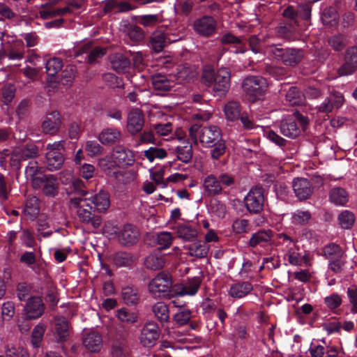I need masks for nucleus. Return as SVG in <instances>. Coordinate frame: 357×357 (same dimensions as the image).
Masks as SVG:
<instances>
[{"label":"nucleus","mask_w":357,"mask_h":357,"mask_svg":"<svg viewBox=\"0 0 357 357\" xmlns=\"http://www.w3.org/2000/svg\"><path fill=\"white\" fill-rule=\"evenodd\" d=\"M90 204L94 205L95 210L98 213H104L110 206L109 195L107 192L100 190L93 196L87 197Z\"/></svg>","instance_id":"28"},{"label":"nucleus","mask_w":357,"mask_h":357,"mask_svg":"<svg viewBox=\"0 0 357 357\" xmlns=\"http://www.w3.org/2000/svg\"><path fill=\"white\" fill-rule=\"evenodd\" d=\"M76 67L73 65H68L61 71V82L64 85L70 84L76 75Z\"/></svg>","instance_id":"56"},{"label":"nucleus","mask_w":357,"mask_h":357,"mask_svg":"<svg viewBox=\"0 0 357 357\" xmlns=\"http://www.w3.org/2000/svg\"><path fill=\"white\" fill-rule=\"evenodd\" d=\"M174 229L177 237L185 242L193 241L198 236L197 229L189 223H178Z\"/></svg>","instance_id":"25"},{"label":"nucleus","mask_w":357,"mask_h":357,"mask_svg":"<svg viewBox=\"0 0 357 357\" xmlns=\"http://www.w3.org/2000/svg\"><path fill=\"white\" fill-rule=\"evenodd\" d=\"M84 346L91 352H98L102 346L101 335L97 332H90L86 335L83 340Z\"/></svg>","instance_id":"33"},{"label":"nucleus","mask_w":357,"mask_h":357,"mask_svg":"<svg viewBox=\"0 0 357 357\" xmlns=\"http://www.w3.org/2000/svg\"><path fill=\"white\" fill-rule=\"evenodd\" d=\"M63 62L59 58L50 59L45 64L46 73L48 76L54 77L62 68Z\"/></svg>","instance_id":"49"},{"label":"nucleus","mask_w":357,"mask_h":357,"mask_svg":"<svg viewBox=\"0 0 357 357\" xmlns=\"http://www.w3.org/2000/svg\"><path fill=\"white\" fill-rule=\"evenodd\" d=\"M284 258L293 266H301L306 262L305 255H303L298 246L285 253Z\"/></svg>","instance_id":"46"},{"label":"nucleus","mask_w":357,"mask_h":357,"mask_svg":"<svg viewBox=\"0 0 357 357\" xmlns=\"http://www.w3.org/2000/svg\"><path fill=\"white\" fill-rule=\"evenodd\" d=\"M176 153L179 160L188 163L192 158V145L188 142H185L183 145L176 147Z\"/></svg>","instance_id":"47"},{"label":"nucleus","mask_w":357,"mask_h":357,"mask_svg":"<svg viewBox=\"0 0 357 357\" xmlns=\"http://www.w3.org/2000/svg\"><path fill=\"white\" fill-rule=\"evenodd\" d=\"M152 312L155 317L162 325L168 323L169 311L168 306L164 302H157L152 306Z\"/></svg>","instance_id":"38"},{"label":"nucleus","mask_w":357,"mask_h":357,"mask_svg":"<svg viewBox=\"0 0 357 357\" xmlns=\"http://www.w3.org/2000/svg\"><path fill=\"white\" fill-rule=\"evenodd\" d=\"M46 326L43 324H37L33 329L31 334V344L33 347L38 348L43 340Z\"/></svg>","instance_id":"51"},{"label":"nucleus","mask_w":357,"mask_h":357,"mask_svg":"<svg viewBox=\"0 0 357 357\" xmlns=\"http://www.w3.org/2000/svg\"><path fill=\"white\" fill-rule=\"evenodd\" d=\"M113 261L116 266L121 267L132 265L135 259L130 253L118 252L114 255Z\"/></svg>","instance_id":"52"},{"label":"nucleus","mask_w":357,"mask_h":357,"mask_svg":"<svg viewBox=\"0 0 357 357\" xmlns=\"http://www.w3.org/2000/svg\"><path fill=\"white\" fill-rule=\"evenodd\" d=\"M166 263L165 256L159 250L151 253L144 260L146 268L157 271L162 268Z\"/></svg>","instance_id":"30"},{"label":"nucleus","mask_w":357,"mask_h":357,"mask_svg":"<svg viewBox=\"0 0 357 357\" xmlns=\"http://www.w3.org/2000/svg\"><path fill=\"white\" fill-rule=\"evenodd\" d=\"M46 149L47 152L45 164L47 169L51 172L59 169L64 162V157L61 152L64 150V141L48 144Z\"/></svg>","instance_id":"8"},{"label":"nucleus","mask_w":357,"mask_h":357,"mask_svg":"<svg viewBox=\"0 0 357 357\" xmlns=\"http://www.w3.org/2000/svg\"><path fill=\"white\" fill-rule=\"evenodd\" d=\"M45 309V304L40 296H31L24 307L23 314L26 319H36L43 315Z\"/></svg>","instance_id":"12"},{"label":"nucleus","mask_w":357,"mask_h":357,"mask_svg":"<svg viewBox=\"0 0 357 357\" xmlns=\"http://www.w3.org/2000/svg\"><path fill=\"white\" fill-rule=\"evenodd\" d=\"M87 197H73L70 199V204L76 208V213L79 220L84 223L91 225L93 228H98L102 224V218L100 215H94L92 206Z\"/></svg>","instance_id":"5"},{"label":"nucleus","mask_w":357,"mask_h":357,"mask_svg":"<svg viewBox=\"0 0 357 357\" xmlns=\"http://www.w3.org/2000/svg\"><path fill=\"white\" fill-rule=\"evenodd\" d=\"M312 218L308 211L297 210L291 215V222L296 225H305Z\"/></svg>","instance_id":"50"},{"label":"nucleus","mask_w":357,"mask_h":357,"mask_svg":"<svg viewBox=\"0 0 357 357\" xmlns=\"http://www.w3.org/2000/svg\"><path fill=\"white\" fill-rule=\"evenodd\" d=\"M159 337L160 329L158 324L151 321L146 322L142 328L139 340L144 347L151 348L155 344Z\"/></svg>","instance_id":"11"},{"label":"nucleus","mask_w":357,"mask_h":357,"mask_svg":"<svg viewBox=\"0 0 357 357\" xmlns=\"http://www.w3.org/2000/svg\"><path fill=\"white\" fill-rule=\"evenodd\" d=\"M116 317L120 321L128 324H132L137 319L136 313L130 312L126 308L118 310L116 311Z\"/></svg>","instance_id":"53"},{"label":"nucleus","mask_w":357,"mask_h":357,"mask_svg":"<svg viewBox=\"0 0 357 357\" xmlns=\"http://www.w3.org/2000/svg\"><path fill=\"white\" fill-rule=\"evenodd\" d=\"M278 238L279 240L278 244L282 246V250L284 253H287L298 246L291 237L284 233L279 234Z\"/></svg>","instance_id":"59"},{"label":"nucleus","mask_w":357,"mask_h":357,"mask_svg":"<svg viewBox=\"0 0 357 357\" xmlns=\"http://www.w3.org/2000/svg\"><path fill=\"white\" fill-rule=\"evenodd\" d=\"M189 135L195 144L199 142L203 146L213 147L211 154L214 159H218L225 152V143L222 138L221 130L218 126H202L195 124L189 128Z\"/></svg>","instance_id":"1"},{"label":"nucleus","mask_w":357,"mask_h":357,"mask_svg":"<svg viewBox=\"0 0 357 357\" xmlns=\"http://www.w3.org/2000/svg\"><path fill=\"white\" fill-rule=\"evenodd\" d=\"M144 125V114L139 109H134L130 112L127 119L128 131L131 135L140 132Z\"/></svg>","instance_id":"19"},{"label":"nucleus","mask_w":357,"mask_h":357,"mask_svg":"<svg viewBox=\"0 0 357 357\" xmlns=\"http://www.w3.org/2000/svg\"><path fill=\"white\" fill-rule=\"evenodd\" d=\"M122 298L128 305H135L138 303L139 296L136 289L131 287H126L122 289Z\"/></svg>","instance_id":"48"},{"label":"nucleus","mask_w":357,"mask_h":357,"mask_svg":"<svg viewBox=\"0 0 357 357\" xmlns=\"http://www.w3.org/2000/svg\"><path fill=\"white\" fill-rule=\"evenodd\" d=\"M235 187L234 177L227 173H221L218 176L214 174L207 175L202 181L204 193L207 196L221 195L225 188Z\"/></svg>","instance_id":"2"},{"label":"nucleus","mask_w":357,"mask_h":357,"mask_svg":"<svg viewBox=\"0 0 357 357\" xmlns=\"http://www.w3.org/2000/svg\"><path fill=\"white\" fill-rule=\"evenodd\" d=\"M252 289V284L249 282H236L229 287L228 295L233 298L240 299L248 295Z\"/></svg>","instance_id":"29"},{"label":"nucleus","mask_w":357,"mask_h":357,"mask_svg":"<svg viewBox=\"0 0 357 357\" xmlns=\"http://www.w3.org/2000/svg\"><path fill=\"white\" fill-rule=\"evenodd\" d=\"M267 54L287 66H295L303 58V51L296 48H283L280 45H270L266 48Z\"/></svg>","instance_id":"3"},{"label":"nucleus","mask_w":357,"mask_h":357,"mask_svg":"<svg viewBox=\"0 0 357 357\" xmlns=\"http://www.w3.org/2000/svg\"><path fill=\"white\" fill-rule=\"evenodd\" d=\"M242 87L247 95L257 98L265 93L268 88V82L262 77L250 76L243 80Z\"/></svg>","instance_id":"9"},{"label":"nucleus","mask_w":357,"mask_h":357,"mask_svg":"<svg viewBox=\"0 0 357 357\" xmlns=\"http://www.w3.org/2000/svg\"><path fill=\"white\" fill-rule=\"evenodd\" d=\"M324 254L329 261H331L341 258L342 251L338 245L332 243L324 248Z\"/></svg>","instance_id":"55"},{"label":"nucleus","mask_w":357,"mask_h":357,"mask_svg":"<svg viewBox=\"0 0 357 357\" xmlns=\"http://www.w3.org/2000/svg\"><path fill=\"white\" fill-rule=\"evenodd\" d=\"M196 76V71L194 68L181 65L178 66L175 77L178 83L188 82L193 79Z\"/></svg>","instance_id":"37"},{"label":"nucleus","mask_w":357,"mask_h":357,"mask_svg":"<svg viewBox=\"0 0 357 357\" xmlns=\"http://www.w3.org/2000/svg\"><path fill=\"white\" fill-rule=\"evenodd\" d=\"M152 85L153 89L158 91H167L172 86L171 82L165 75L156 74L152 76Z\"/></svg>","instance_id":"42"},{"label":"nucleus","mask_w":357,"mask_h":357,"mask_svg":"<svg viewBox=\"0 0 357 357\" xmlns=\"http://www.w3.org/2000/svg\"><path fill=\"white\" fill-rule=\"evenodd\" d=\"M191 318V311L187 308H180L174 314L173 319L178 326H183L188 323Z\"/></svg>","instance_id":"58"},{"label":"nucleus","mask_w":357,"mask_h":357,"mask_svg":"<svg viewBox=\"0 0 357 357\" xmlns=\"http://www.w3.org/2000/svg\"><path fill=\"white\" fill-rule=\"evenodd\" d=\"M286 100L291 105H299L302 103V97L298 89L295 86L289 87L286 93Z\"/></svg>","instance_id":"62"},{"label":"nucleus","mask_w":357,"mask_h":357,"mask_svg":"<svg viewBox=\"0 0 357 357\" xmlns=\"http://www.w3.org/2000/svg\"><path fill=\"white\" fill-rule=\"evenodd\" d=\"M273 237L271 230H261L252 235L249 241V245L255 248L257 245L264 246L268 243Z\"/></svg>","instance_id":"36"},{"label":"nucleus","mask_w":357,"mask_h":357,"mask_svg":"<svg viewBox=\"0 0 357 357\" xmlns=\"http://www.w3.org/2000/svg\"><path fill=\"white\" fill-rule=\"evenodd\" d=\"M54 334L57 342H66L70 335V326L67 319L62 316H56L54 318Z\"/></svg>","instance_id":"22"},{"label":"nucleus","mask_w":357,"mask_h":357,"mask_svg":"<svg viewBox=\"0 0 357 357\" xmlns=\"http://www.w3.org/2000/svg\"><path fill=\"white\" fill-rule=\"evenodd\" d=\"M328 44L334 50L341 51L347 45V40L344 36L337 33L329 38Z\"/></svg>","instance_id":"54"},{"label":"nucleus","mask_w":357,"mask_h":357,"mask_svg":"<svg viewBox=\"0 0 357 357\" xmlns=\"http://www.w3.org/2000/svg\"><path fill=\"white\" fill-rule=\"evenodd\" d=\"M201 280L199 278H192L188 280L185 284H181L174 286L175 294L183 296H194L197 294Z\"/></svg>","instance_id":"24"},{"label":"nucleus","mask_w":357,"mask_h":357,"mask_svg":"<svg viewBox=\"0 0 357 357\" xmlns=\"http://www.w3.org/2000/svg\"><path fill=\"white\" fill-rule=\"evenodd\" d=\"M292 186L296 196L300 200L308 199L312 192V186L307 178H295L293 181Z\"/></svg>","instance_id":"21"},{"label":"nucleus","mask_w":357,"mask_h":357,"mask_svg":"<svg viewBox=\"0 0 357 357\" xmlns=\"http://www.w3.org/2000/svg\"><path fill=\"white\" fill-rule=\"evenodd\" d=\"M40 212L38 199L34 197H29L26 199L23 213L25 216L31 220L36 218Z\"/></svg>","instance_id":"40"},{"label":"nucleus","mask_w":357,"mask_h":357,"mask_svg":"<svg viewBox=\"0 0 357 357\" xmlns=\"http://www.w3.org/2000/svg\"><path fill=\"white\" fill-rule=\"evenodd\" d=\"M119 241L124 245H131L137 242L139 231L131 225H126L118 235Z\"/></svg>","instance_id":"26"},{"label":"nucleus","mask_w":357,"mask_h":357,"mask_svg":"<svg viewBox=\"0 0 357 357\" xmlns=\"http://www.w3.org/2000/svg\"><path fill=\"white\" fill-rule=\"evenodd\" d=\"M191 242V244L184 247L188 250L189 255L197 258H203L207 255L208 250L204 243L197 239Z\"/></svg>","instance_id":"39"},{"label":"nucleus","mask_w":357,"mask_h":357,"mask_svg":"<svg viewBox=\"0 0 357 357\" xmlns=\"http://www.w3.org/2000/svg\"><path fill=\"white\" fill-rule=\"evenodd\" d=\"M25 175L27 179H30L32 182V186L37 188L41 178L45 176L40 173V169L38 162L36 161L29 162L25 169Z\"/></svg>","instance_id":"34"},{"label":"nucleus","mask_w":357,"mask_h":357,"mask_svg":"<svg viewBox=\"0 0 357 357\" xmlns=\"http://www.w3.org/2000/svg\"><path fill=\"white\" fill-rule=\"evenodd\" d=\"M357 70V47L352 46L347 49L344 63L339 68L340 76L353 74Z\"/></svg>","instance_id":"16"},{"label":"nucleus","mask_w":357,"mask_h":357,"mask_svg":"<svg viewBox=\"0 0 357 357\" xmlns=\"http://www.w3.org/2000/svg\"><path fill=\"white\" fill-rule=\"evenodd\" d=\"M230 71L227 68H220L216 73L205 70L202 79L205 84L211 86L215 92L225 94L230 87Z\"/></svg>","instance_id":"4"},{"label":"nucleus","mask_w":357,"mask_h":357,"mask_svg":"<svg viewBox=\"0 0 357 357\" xmlns=\"http://www.w3.org/2000/svg\"><path fill=\"white\" fill-rule=\"evenodd\" d=\"M216 28L215 20L210 16H204L197 20L194 24V29L198 33L208 36L215 32Z\"/></svg>","instance_id":"23"},{"label":"nucleus","mask_w":357,"mask_h":357,"mask_svg":"<svg viewBox=\"0 0 357 357\" xmlns=\"http://www.w3.org/2000/svg\"><path fill=\"white\" fill-rule=\"evenodd\" d=\"M244 201L246 208L250 213H259L262 211L264 204L263 189L259 187L251 188Z\"/></svg>","instance_id":"10"},{"label":"nucleus","mask_w":357,"mask_h":357,"mask_svg":"<svg viewBox=\"0 0 357 357\" xmlns=\"http://www.w3.org/2000/svg\"><path fill=\"white\" fill-rule=\"evenodd\" d=\"M57 2L58 1H54L51 3L41 4L38 11V17L43 20H47L56 16H62L70 13L69 7L62 8H54L53 5L56 4Z\"/></svg>","instance_id":"20"},{"label":"nucleus","mask_w":357,"mask_h":357,"mask_svg":"<svg viewBox=\"0 0 357 357\" xmlns=\"http://www.w3.org/2000/svg\"><path fill=\"white\" fill-rule=\"evenodd\" d=\"M221 41L223 44H232L236 48L234 51L235 53H243L245 52L241 40L236 36L231 34L226 33L222 36Z\"/></svg>","instance_id":"57"},{"label":"nucleus","mask_w":357,"mask_h":357,"mask_svg":"<svg viewBox=\"0 0 357 357\" xmlns=\"http://www.w3.org/2000/svg\"><path fill=\"white\" fill-rule=\"evenodd\" d=\"M112 68L119 73H126L130 67V60L122 54H115L110 56Z\"/></svg>","instance_id":"32"},{"label":"nucleus","mask_w":357,"mask_h":357,"mask_svg":"<svg viewBox=\"0 0 357 357\" xmlns=\"http://www.w3.org/2000/svg\"><path fill=\"white\" fill-rule=\"evenodd\" d=\"M24 47L22 42H16L13 44L1 43L0 49V60L8 59L11 61H20L24 58Z\"/></svg>","instance_id":"13"},{"label":"nucleus","mask_w":357,"mask_h":357,"mask_svg":"<svg viewBox=\"0 0 357 357\" xmlns=\"http://www.w3.org/2000/svg\"><path fill=\"white\" fill-rule=\"evenodd\" d=\"M172 286L171 275L165 272L159 273L149 283V291L154 298H169Z\"/></svg>","instance_id":"7"},{"label":"nucleus","mask_w":357,"mask_h":357,"mask_svg":"<svg viewBox=\"0 0 357 357\" xmlns=\"http://www.w3.org/2000/svg\"><path fill=\"white\" fill-rule=\"evenodd\" d=\"M329 199L335 205L343 206L348 201V195L343 188H334L330 191Z\"/></svg>","instance_id":"45"},{"label":"nucleus","mask_w":357,"mask_h":357,"mask_svg":"<svg viewBox=\"0 0 357 357\" xmlns=\"http://www.w3.org/2000/svg\"><path fill=\"white\" fill-rule=\"evenodd\" d=\"M180 39V36L171 38L170 36H167L162 30H156L151 36L150 44L155 52H160L163 50L167 43L176 42Z\"/></svg>","instance_id":"17"},{"label":"nucleus","mask_w":357,"mask_h":357,"mask_svg":"<svg viewBox=\"0 0 357 357\" xmlns=\"http://www.w3.org/2000/svg\"><path fill=\"white\" fill-rule=\"evenodd\" d=\"M224 113L228 121H234L238 120L241 116L239 103L235 101L229 102L225 106Z\"/></svg>","instance_id":"43"},{"label":"nucleus","mask_w":357,"mask_h":357,"mask_svg":"<svg viewBox=\"0 0 357 357\" xmlns=\"http://www.w3.org/2000/svg\"><path fill=\"white\" fill-rule=\"evenodd\" d=\"M144 156L153 162L155 158L163 159L167 156V152L164 149L158 147H150L144 151Z\"/></svg>","instance_id":"61"},{"label":"nucleus","mask_w":357,"mask_h":357,"mask_svg":"<svg viewBox=\"0 0 357 357\" xmlns=\"http://www.w3.org/2000/svg\"><path fill=\"white\" fill-rule=\"evenodd\" d=\"M344 101V96L341 93L333 91L324 102L318 106V112L322 113L332 112L334 109H338L342 107Z\"/></svg>","instance_id":"18"},{"label":"nucleus","mask_w":357,"mask_h":357,"mask_svg":"<svg viewBox=\"0 0 357 357\" xmlns=\"http://www.w3.org/2000/svg\"><path fill=\"white\" fill-rule=\"evenodd\" d=\"M58 187L59 183L54 176L45 175L37 188H42V191L46 196L54 197L58 194Z\"/></svg>","instance_id":"27"},{"label":"nucleus","mask_w":357,"mask_h":357,"mask_svg":"<svg viewBox=\"0 0 357 357\" xmlns=\"http://www.w3.org/2000/svg\"><path fill=\"white\" fill-rule=\"evenodd\" d=\"M278 33L280 36L287 40H294V33L296 32L295 24L289 22L288 24L278 27Z\"/></svg>","instance_id":"60"},{"label":"nucleus","mask_w":357,"mask_h":357,"mask_svg":"<svg viewBox=\"0 0 357 357\" xmlns=\"http://www.w3.org/2000/svg\"><path fill=\"white\" fill-rule=\"evenodd\" d=\"M155 243L161 249L167 248L172 243V236L170 232L163 231L156 235Z\"/></svg>","instance_id":"64"},{"label":"nucleus","mask_w":357,"mask_h":357,"mask_svg":"<svg viewBox=\"0 0 357 357\" xmlns=\"http://www.w3.org/2000/svg\"><path fill=\"white\" fill-rule=\"evenodd\" d=\"M61 125V114L56 111H52L47 114L42 123V130L45 134L54 135L58 133Z\"/></svg>","instance_id":"15"},{"label":"nucleus","mask_w":357,"mask_h":357,"mask_svg":"<svg viewBox=\"0 0 357 357\" xmlns=\"http://www.w3.org/2000/svg\"><path fill=\"white\" fill-rule=\"evenodd\" d=\"M66 176H68L66 179L64 180V177L61 178V182L63 184L72 183L74 190L80 195L79 197H87L89 192L86 190L83 181L78 178H73L70 173L67 174Z\"/></svg>","instance_id":"44"},{"label":"nucleus","mask_w":357,"mask_h":357,"mask_svg":"<svg viewBox=\"0 0 357 357\" xmlns=\"http://www.w3.org/2000/svg\"><path fill=\"white\" fill-rule=\"evenodd\" d=\"M121 137L120 130L115 128H107L100 132L98 139L104 145H112L118 142Z\"/></svg>","instance_id":"31"},{"label":"nucleus","mask_w":357,"mask_h":357,"mask_svg":"<svg viewBox=\"0 0 357 357\" xmlns=\"http://www.w3.org/2000/svg\"><path fill=\"white\" fill-rule=\"evenodd\" d=\"M354 215L349 211H342L338 217L340 226L343 229H349L354 223Z\"/></svg>","instance_id":"63"},{"label":"nucleus","mask_w":357,"mask_h":357,"mask_svg":"<svg viewBox=\"0 0 357 357\" xmlns=\"http://www.w3.org/2000/svg\"><path fill=\"white\" fill-rule=\"evenodd\" d=\"M112 159L114 160L117 166L122 167L130 166L135 162L132 151L122 145L114 147L112 151Z\"/></svg>","instance_id":"14"},{"label":"nucleus","mask_w":357,"mask_h":357,"mask_svg":"<svg viewBox=\"0 0 357 357\" xmlns=\"http://www.w3.org/2000/svg\"><path fill=\"white\" fill-rule=\"evenodd\" d=\"M309 123L307 117L299 112L294 113L293 116L282 119L280 131L284 136L294 139L300 135L302 130H305Z\"/></svg>","instance_id":"6"},{"label":"nucleus","mask_w":357,"mask_h":357,"mask_svg":"<svg viewBox=\"0 0 357 357\" xmlns=\"http://www.w3.org/2000/svg\"><path fill=\"white\" fill-rule=\"evenodd\" d=\"M38 155V148L33 144H27L21 148L15 149L13 152V157L19 160H26L36 158Z\"/></svg>","instance_id":"35"},{"label":"nucleus","mask_w":357,"mask_h":357,"mask_svg":"<svg viewBox=\"0 0 357 357\" xmlns=\"http://www.w3.org/2000/svg\"><path fill=\"white\" fill-rule=\"evenodd\" d=\"M208 211L213 218L222 219L227 213V206L218 199H213L208 206Z\"/></svg>","instance_id":"41"}]
</instances>
